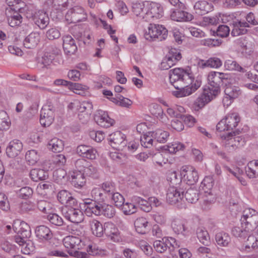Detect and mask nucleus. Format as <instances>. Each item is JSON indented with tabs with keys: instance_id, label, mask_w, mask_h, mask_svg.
<instances>
[{
	"instance_id": "nucleus-5",
	"label": "nucleus",
	"mask_w": 258,
	"mask_h": 258,
	"mask_svg": "<svg viewBox=\"0 0 258 258\" xmlns=\"http://www.w3.org/2000/svg\"><path fill=\"white\" fill-rule=\"evenodd\" d=\"M76 206H68L62 210V212L66 219L78 224L83 221L84 215L81 210L75 207Z\"/></svg>"
},
{
	"instance_id": "nucleus-16",
	"label": "nucleus",
	"mask_w": 258,
	"mask_h": 258,
	"mask_svg": "<svg viewBox=\"0 0 258 258\" xmlns=\"http://www.w3.org/2000/svg\"><path fill=\"white\" fill-rule=\"evenodd\" d=\"M230 76L228 74L218 72H211L208 76V80L215 82L222 85H226L229 83Z\"/></svg>"
},
{
	"instance_id": "nucleus-18",
	"label": "nucleus",
	"mask_w": 258,
	"mask_h": 258,
	"mask_svg": "<svg viewBox=\"0 0 258 258\" xmlns=\"http://www.w3.org/2000/svg\"><path fill=\"white\" fill-rule=\"evenodd\" d=\"M206 90H204V92L201 94L195 101L193 107L196 110L203 108L205 105L210 102L211 100L215 98L211 94L208 92H206Z\"/></svg>"
},
{
	"instance_id": "nucleus-58",
	"label": "nucleus",
	"mask_w": 258,
	"mask_h": 258,
	"mask_svg": "<svg viewBox=\"0 0 258 258\" xmlns=\"http://www.w3.org/2000/svg\"><path fill=\"white\" fill-rule=\"evenodd\" d=\"M9 12H7L8 21L10 26L14 27L15 26H19L21 24L23 18L21 15H9Z\"/></svg>"
},
{
	"instance_id": "nucleus-21",
	"label": "nucleus",
	"mask_w": 258,
	"mask_h": 258,
	"mask_svg": "<svg viewBox=\"0 0 258 258\" xmlns=\"http://www.w3.org/2000/svg\"><path fill=\"white\" fill-rule=\"evenodd\" d=\"M225 96L223 99V103L226 104V101L229 99L233 100L238 98L242 93V91L238 87L229 85L226 87L224 90Z\"/></svg>"
},
{
	"instance_id": "nucleus-63",
	"label": "nucleus",
	"mask_w": 258,
	"mask_h": 258,
	"mask_svg": "<svg viewBox=\"0 0 258 258\" xmlns=\"http://www.w3.org/2000/svg\"><path fill=\"white\" fill-rule=\"evenodd\" d=\"M149 133L144 134L143 137H141L140 139L142 146L147 148H150L152 146L153 142L152 138H154L151 136V134H149Z\"/></svg>"
},
{
	"instance_id": "nucleus-35",
	"label": "nucleus",
	"mask_w": 258,
	"mask_h": 258,
	"mask_svg": "<svg viewBox=\"0 0 258 258\" xmlns=\"http://www.w3.org/2000/svg\"><path fill=\"white\" fill-rule=\"evenodd\" d=\"M245 173L250 178L258 175V161H250L245 167Z\"/></svg>"
},
{
	"instance_id": "nucleus-33",
	"label": "nucleus",
	"mask_w": 258,
	"mask_h": 258,
	"mask_svg": "<svg viewBox=\"0 0 258 258\" xmlns=\"http://www.w3.org/2000/svg\"><path fill=\"white\" fill-rule=\"evenodd\" d=\"M221 60L218 57H211L206 61L201 60L199 66L202 68L206 67L218 68L222 66Z\"/></svg>"
},
{
	"instance_id": "nucleus-47",
	"label": "nucleus",
	"mask_w": 258,
	"mask_h": 258,
	"mask_svg": "<svg viewBox=\"0 0 258 258\" xmlns=\"http://www.w3.org/2000/svg\"><path fill=\"white\" fill-rule=\"evenodd\" d=\"M223 85L208 81V92L211 94L213 97L217 96L221 92V87Z\"/></svg>"
},
{
	"instance_id": "nucleus-30",
	"label": "nucleus",
	"mask_w": 258,
	"mask_h": 258,
	"mask_svg": "<svg viewBox=\"0 0 258 258\" xmlns=\"http://www.w3.org/2000/svg\"><path fill=\"white\" fill-rule=\"evenodd\" d=\"M149 222L144 217L137 218L134 222V225L136 231L140 234H145L149 230Z\"/></svg>"
},
{
	"instance_id": "nucleus-12",
	"label": "nucleus",
	"mask_w": 258,
	"mask_h": 258,
	"mask_svg": "<svg viewBox=\"0 0 258 258\" xmlns=\"http://www.w3.org/2000/svg\"><path fill=\"white\" fill-rule=\"evenodd\" d=\"M85 208V214L87 216H91L92 214L96 216H100V206L101 204L95 200H88L84 203Z\"/></svg>"
},
{
	"instance_id": "nucleus-26",
	"label": "nucleus",
	"mask_w": 258,
	"mask_h": 258,
	"mask_svg": "<svg viewBox=\"0 0 258 258\" xmlns=\"http://www.w3.org/2000/svg\"><path fill=\"white\" fill-rule=\"evenodd\" d=\"M40 40V34L38 32H32L24 39V46L29 49H33L36 47Z\"/></svg>"
},
{
	"instance_id": "nucleus-24",
	"label": "nucleus",
	"mask_w": 258,
	"mask_h": 258,
	"mask_svg": "<svg viewBox=\"0 0 258 258\" xmlns=\"http://www.w3.org/2000/svg\"><path fill=\"white\" fill-rule=\"evenodd\" d=\"M36 237L42 241H48L52 238L53 234L49 228L44 226H38L35 230Z\"/></svg>"
},
{
	"instance_id": "nucleus-53",
	"label": "nucleus",
	"mask_w": 258,
	"mask_h": 258,
	"mask_svg": "<svg viewBox=\"0 0 258 258\" xmlns=\"http://www.w3.org/2000/svg\"><path fill=\"white\" fill-rule=\"evenodd\" d=\"M84 175L91 177L94 179H98L100 174L98 170L95 166L89 164V165L86 168L84 172H83Z\"/></svg>"
},
{
	"instance_id": "nucleus-64",
	"label": "nucleus",
	"mask_w": 258,
	"mask_h": 258,
	"mask_svg": "<svg viewBox=\"0 0 258 258\" xmlns=\"http://www.w3.org/2000/svg\"><path fill=\"white\" fill-rule=\"evenodd\" d=\"M230 32L229 27L225 25H221L217 29L216 33L218 36L224 38L227 37Z\"/></svg>"
},
{
	"instance_id": "nucleus-36",
	"label": "nucleus",
	"mask_w": 258,
	"mask_h": 258,
	"mask_svg": "<svg viewBox=\"0 0 258 258\" xmlns=\"http://www.w3.org/2000/svg\"><path fill=\"white\" fill-rule=\"evenodd\" d=\"M64 145L62 140L53 138L49 141L47 148L53 152H60L63 149Z\"/></svg>"
},
{
	"instance_id": "nucleus-15",
	"label": "nucleus",
	"mask_w": 258,
	"mask_h": 258,
	"mask_svg": "<svg viewBox=\"0 0 258 258\" xmlns=\"http://www.w3.org/2000/svg\"><path fill=\"white\" fill-rule=\"evenodd\" d=\"M57 197L59 202L61 204L65 205L66 207L77 205V200L66 190L59 191L57 194Z\"/></svg>"
},
{
	"instance_id": "nucleus-61",
	"label": "nucleus",
	"mask_w": 258,
	"mask_h": 258,
	"mask_svg": "<svg viewBox=\"0 0 258 258\" xmlns=\"http://www.w3.org/2000/svg\"><path fill=\"white\" fill-rule=\"evenodd\" d=\"M104 233L108 237L113 238L112 235H116L117 229L111 223H105L104 225Z\"/></svg>"
},
{
	"instance_id": "nucleus-20",
	"label": "nucleus",
	"mask_w": 258,
	"mask_h": 258,
	"mask_svg": "<svg viewBox=\"0 0 258 258\" xmlns=\"http://www.w3.org/2000/svg\"><path fill=\"white\" fill-rule=\"evenodd\" d=\"M63 48L67 55L74 54L77 51L75 40L70 35L66 36L63 39Z\"/></svg>"
},
{
	"instance_id": "nucleus-10",
	"label": "nucleus",
	"mask_w": 258,
	"mask_h": 258,
	"mask_svg": "<svg viewBox=\"0 0 258 258\" xmlns=\"http://www.w3.org/2000/svg\"><path fill=\"white\" fill-rule=\"evenodd\" d=\"M184 8H172L171 10L170 18L171 20L177 21H190L194 19V16L184 11Z\"/></svg>"
},
{
	"instance_id": "nucleus-46",
	"label": "nucleus",
	"mask_w": 258,
	"mask_h": 258,
	"mask_svg": "<svg viewBox=\"0 0 258 258\" xmlns=\"http://www.w3.org/2000/svg\"><path fill=\"white\" fill-rule=\"evenodd\" d=\"M214 181L210 176L206 177L202 181L200 186V190H203L205 193L210 194V191L213 188Z\"/></svg>"
},
{
	"instance_id": "nucleus-59",
	"label": "nucleus",
	"mask_w": 258,
	"mask_h": 258,
	"mask_svg": "<svg viewBox=\"0 0 258 258\" xmlns=\"http://www.w3.org/2000/svg\"><path fill=\"white\" fill-rule=\"evenodd\" d=\"M102 189L105 193L111 196L115 191V185L112 181H105L101 185Z\"/></svg>"
},
{
	"instance_id": "nucleus-51",
	"label": "nucleus",
	"mask_w": 258,
	"mask_h": 258,
	"mask_svg": "<svg viewBox=\"0 0 258 258\" xmlns=\"http://www.w3.org/2000/svg\"><path fill=\"white\" fill-rule=\"evenodd\" d=\"M5 2L9 7V8L6 9V13H10L11 10H22V7L21 6L22 2L21 0H5Z\"/></svg>"
},
{
	"instance_id": "nucleus-56",
	"label": "nucleus",
	"mask_w": 258,
	"mask_h": 258,
	"mask_svg": "<svg viewBox=\"0 0 258 258\" xmlns=\"http://www.w3.org/2000/svg\"><path fill=\"white\" fill-rule=\"evenodd\" d=\"M33 193L32 188L29 186L23 187L17 191L18 196L23 199L30 198L32 196Z\"/></svg>"
},
{
	"instance_id": "nucleus-19",
	"label": "nucleus",
	"mask_w": 258,
	"mask_h": 258,
	"mask_svg": "<svg viewBox=\"0 0 258 258\" xmlns=\"http://www.w3.org/2000/svg\"><path fill=\"white\" fill-rule=\"evenodd\" d=\"M35 24L41 29H45L49 23V18L46 12L38 11L34 16Z\"/></svg>"
},
{
	"instance_id": "nucleus-4",
	"label": "nucleus",
	"mask_w": 258,
	"mask_h": 258,
	"mask_svg": "<svg viewBox=\"0 0 258 258\" xmlns=\"http://www.w3.org/2000/svg\"><path fill=\"white\" fill-rule=\"evenodd\" d=\"M167 34V30L162 25L150 24L148 28V33L146 32L145 34V37L147 40L158 39L162 41L166 39Z\"/></svg>"
},
{
	"instance_id": "nucleus-11",
	"label": "nucleus",
	"mask_w": 258,
	"mask_h": 258,
	"mask_svg": "<svg viewBox=\"0 0 258 258\" xmlns=\"http://www.w3.org/2000/svg\"><path fill=\"white\" fill-rule=\"evenodd\" d=\"M94 120L100 126L109 127L115 122L114 119L110 118L108 113L102 110H98L94 116Z\"/></svg>"
},
{
	"instance_id": "nucleus-45",
	"label": "nucleus",
	"mask_w": 258,
	"mask_h": 258,
	"mask_svg": "<svg viewBox=\"0 0 258 258\" xmlns=\"http://www.w3.org/2000/svg\"><path fill=\"white\" fill-rule=\"evenodd\" d=\"M151 136L154 137L158 142L164 143L167 141L168 137L169 136V133L168 132L158 130L155 132L149 133Z\"/></svg>"
},
{
	"instance_id": "nucleus-39",
	"label": "nucleus",
	"mask_w": 258,
	"mask_h": 258,
	"mask_svg": "<svg viewBox=\"0 0 258 258\" xmlns=\"http://www.w3.org/2000/svg\"><path fill=\"white\" fill-rule=\"evenodd\" d=\"M13 229L17 232L18 234L22 235L23 238H29L31 235V230L29 225L25 222H21L19 225V228H17L13 226Z\"/></svg>"
},
{
	"instance_id": "nucleus-37",
	"label": "nucleus",
	"mask_w": 258,
	"mask_h": 258,
	"mask_svg": "<svg viewBox=\"0 0 258 258\" xmlns=\"http://www.w3.org/2000/svg\"><path fill=\"white\" fill-rule=\"evenodd\" d=\"M90 226L93 235L101 237L104 234V226L98 221L94 220L91 222Z\"/></svg>"
},
{
	"instance_id": "nucleus-14",
	"label": "nucleus",
	"mask_w": 258,
	"mask_h": 258,
	"mask_svg": "<svg viewBox=\"0 0 258 258\" xmlns=\"http://www.w3.org/2000/svg\"><path fill=\"white\" fill-rule=\"evenodd\" d=\"M194 9L197 15L202 16L212 12L214 6L206 1H200L195 3Z\"/></svg>"
},
{
	"instance_id": "nucleus-50",
	"label": "nucleus",
	"mask_w": 258,
	"mask_h": 258,
	"mask_svg": "<svg viewBox=\"0 0 258 258\" xmlns=\"http://www.w3.org/2000/svg\"><path fill=\"white\" fill-rule=\"evenodd\" d=\"M185 146L183 144L178 142H174L163 147L164 150L172 154L175 153L178 151L183 150Z\"/></svg>"
},
{
	"instance_id": "nucleus-22",
	"label": "nucleus",
	"mask_w": 258,
	"mask_h": 258,
	"mask_svg": "<svg viewBox=\"0 0 258 258\" xmlns=\"http://www.w3.org/2000/svg\"><path fill=\"white\" fill-rule=\"evenodd\" d=\"M146 14L151 17L159 18L162 16L163 9L161 5L157 3H148L147 10Z\"/></svg>"
},
{
	"instance_id": "nucleus-55",
	"label": "nucleus",
	"mask_w": 258,
	"mask_h": 258,
	"mask_svg": "<svg viewBox=\"0 0 258 258\" xmlns=\"http://www.w3.org/2000/svg\"><path fill=\"white\" fill-rule=\"evenodd\" d=\"M25 159L30 165H34L39 160V155L35 150H31L26 152Z\"/></svg>"
},
{
	"instance_id": "nucleus-7",
	"label": "nucleus",
	"mask_w": 258,
	"mask_h": 258,
	"mask_svg": "<svg viewBox=\"0 0 258 258\" xmlns=\"http://www.w3.org/2000/svg\"><path fill=\"white\" fill-rule=\"evenodd\" d=\"M186 187L183 186H172L169 187L166 194V200L171 205L175 204L181 200L184 197V193Z\"/></svg>"
},
{
	"instance_id": "nucleus-38",
	"label": "nucleus",
	"mask_w": 258,
	"mask_h": 258,
	"mask_svg": "<svg viewBox=\"0 0 258 258\" xmlns=\"http://www.w3.org/2000/svg\"><path fill=\"white\" fill-rule=\"evenodd\" d=\"M36 207V204L34 202L31 201H26L20 204L19 211L21 214H29L34 211Z\"/></svg>"
},
{
	"instance_id": "nucleus-17",
	"label": "nucleus",
	"mask_w": 258,
	"mask_h": 258,
	"mask_svg": "<svg viewBox=\"0 0 258 258\" xmlns=\"http://www.w3.org/2000/svg\"><path fill=\"white\" fill-rule=\"evenodd\" d=\"M22 149L23 144L19 140H13L7 148L6 153L9 157L14 158L20 153Z\"/></svg>"
},
{
	"instance_id": "nucleus-40",
	"label": "nucleus",
	"mask_w": 258,
	"mask_h": 258,
	"mask_svg": "<svg viewBox=\"0 0 258 258\" xmlns=\"http://www.w3.org/2000/svg\"><path fill=\"white\" fill-rule=\"evenodd\" d=\"M132 201L138 204L141 209L144 212H149L152 210V206L150 205L149 200L146 201L140 197L134 196L132 198Z\"/></svg>"
},
{
	"instance_id": "nucleus-31",
	"label": "nucleus",
	"mask_w": 258,
	"mask_h": 258,
	"mask_svg": "<svg viewBox=\"0 0 258 258\" xmlns=\"http://www.w3.org/2000/svg\"><path fill=\"white\" fill-rule=\"evenodd\" d=\"M242 129L240 130V129L238 128L233 132L222 135L221 138L224 140H232L231 137H234L233 138V140L234 142H236L238 143L237 145H243L245 143L244 139L242 138L241 136H236L242 133Z\"/></svg>"
},
{
	"instance_id": "nucleus-29",
	"label": "nucleus",
	"mask_w": 258,
	"mask_h": 258,
	"mask_svg": "<svg viewBox=\"0 0 258 258\" xmlns=\"http://www.w3.org/2000/svg\"><path fill=\"white\" fill-rule=\"evenodd\" d=\"M171 227L173 231L177 234H182L185 236L188 233L187 227L184 221L176 219L174 220L171 223Z\"/></svg>"
},
{
	"instance_id": "nucleus-44",
	"label": "nucleus",
	"mask_w": 258,
	"mask_h": 258,
	"mask_svg": "<svg viewBox=\"0 0 258 258\" xmlns=\"http://www.w3.org/2000/svg\"><path fill=\"white\" fill-rule=\"evenodd\" d=\"M37 189L41 194L47 195L53 191V184L48 181L41 182L38 184Z\"/></svg>"
},
{
	"instance_id": "nucleus-25",
	"label": "nucleus",
	"mask_w": 258,
	"mask_h": 258,
	"mask_svg": "<svg viewBox=\"0 0 258 258\" xmlns=\"http://www.w3.org/2000/svg\"><path fill=\"white\" fill-rule=\"evenodd\" d=\"M86 179L83 172H74L71 174V184L75 188L81 189L85 185Z\"/></svg>"
},
{
	"instance_id": "nucleus-1",
	"label": "nucleus",
	"mask_w": 258,
	"mask_h": 258,
	"mask_svg": "<svg viewBox=\"0 0 258 258\" xmlns=\"http://www.w3.org/2000/svg\"><path fill=\"white\" fill-rule=\"evenodd\" d=\"M241 226H235L232 229L233 236L245 239L258 226V213L253 209H245L240 219Z\"/></svg>"
},
{
	"instance_id": "nucleus-49",
	"label": "nucleus",
	"mask_w": 258,
	"mask_h": 258,
	"mask_svg": "<svg viewBox=\"0 0 258 258\" xmlns=\"http://www.w3.org/2000/svg\"><path fill=\"white\" fill-rule=\"evenodd\" d=\"M224 67L226 70L230 71H237L244 73L245 70L241 67L236 61L228 59L225 61Z\"/></svg>"
},
{
	"instance_id": "nucleus-6",
	"label": "nucleus",
	"mask_w": 258,
	"mask_h": 258,
	"mask_svg": "<svg viewBox=\"0 0 258 258\" xmlns=\"http://www.w3.org/2000/svg\"><path fill=\"white\" fill-rule=\"evenodd\" d=\"M108 140L110 146L117 150H122L127 145L126 136L120 131H116L110 134Z\"/></svg>"
},
{
	"instance_id": "nucleus-28",
	"label": "nucleus",
	"mask_w": 258,
	"mask_h": 258,
	"mask_svg": "<svg viewBox=\"0 0 258 258\" xmlns=\"http://www.w3.org/2000/svg\"><path fill=\"white\" fill-rule=\"evenodd\" d=\"M188 84H174L177 90L172 92V94L177 98L183 97L191 94V89H188Z\"/></svg>"
},
{
	"instance_id": "nucleus-23",
	"label": "nucleus",
	"mask_w": 258,
	"mask_h": 258,
	"mask_svg": "<svg viewBox=\"0 0 258 258\" xmlns=\"http://www.w3.org/2000/svg\"><path fill=\"white\" fill-rule=\"evenodd\" d=\"M82 240L78 236H68L63 240V243L64 246L67 248H70V250L79 249L81 248Z\"/></svg>"
},
{
	"instance_id": "nucleus-57",
	"label": "nucleus",
	"mask_w": 258,
	"mask_h": 258,
	"mask_svg": "<svg viewBox=\"0 0 258 258\" xmlns=\"http://www.w3.org/2000/svg\"><path fill=\"white\" fill-rule=\"evenodd\" d=\"M10 124L9 117L5 111H0V127L3 130L8 129Z\"/></svg>"
},
{
	"instance_id": "nucleus-42",
	"label": "nucleus",
	"mask_w": 258,
	"mask_h": 258,
	"mask_svg": "<svg viewBox=\"0 0 258 258\" xmlns=\"http://www.w3.org/2000/svg\"><path fill=\"white\" fill-rule=\"evenodd\" d=\"M179 54L177 55V57H175L174 59L168 56H166L162 60L160 64V69L163 70H167L174 65L177 61L180 60Z\"/></svg>"
},
{
	"instance_id": "nucleus-27",
	"label": "nucleus",
	"mask_w": 258,
	"mask_h": 258,
	"mask_svg": "<svg viewBox=\"0 0 258 258\" xmlns=\"http://www.w3.org/2000/svg\"><path fill=\"white\" fill-rule=\"evenodd\" d=\"M29 176L33 181L37 182L39 180L47 179L49 174L47 170L40 168H34L30 170Z\"/></svg>"
},
{
	"instance_id": "nucleus-41",
	"label": "nucleus",
	"mask_w": 258,
	"mask_h": 258,
	"mask_svg": "<svg viewBox=\"0 0 258 258\" xmlns=\"http://www.w3.org/2000/svg\"><path fill=\"white\" fill-rule=\"evenodd\" d=\"M197 234L200 241L206 246L210 243V237L207 230L202 227H199L197 230Z\"/></svg>"
},
{
	"instance_id": "nucleus-60",
	"label": "nucleus",
	"mask_w": 258,
	"mask_h": 258,
	"mask_svg": "<svg viewBox=\"0 0 258 258\" xmlns=\"http://www.w3.org/2000/svg\"><path fill=\"white\" fill-rule=\"evenodd\" d=\"M47 219L51 224L56 226H60L63 224L62 218L55 213L49 214L47 215Z\"/></svg>"
},
{
	"instance_id": "nucleus-3",
	"label": "nucleus",
	"mask_w": 258,
	"mask_h": 258,
	"mask_svg": "<svg viewBox=\"0 0 258 258\" xmlns=\"http://www.w3.org/2000/svg\"><path fill=\"white\" fill-rule=\"evenodd\" d=\"M55 107L51 102H47L41 109L40 115V123L43 126H49L53 122Z\"/></svg>"
},
{
	"instance_id": "nucleus-52",
	"label": "nucleus",
	"mask_w": 258,
	"mask_h": 258,
	"mask_svg": "<svg viewBox=\"0 0 258 258\" xmlns=\"http://www.w3.org/2000/svg\"><path fill=\"white\" fill-rule=\"evenodd\" d=\"M68 88L70 90H72L76 94L83 95L84 93L83 91L87 90L88 87L86 86L82 85L81 84L70 82Z\"/></svg>"
},
{
	"instance_id": "nucleus-62",
	"label": "nucleus",
	"mask_w": 258,
	"mask_h": 258,
	"mask_svg": "<svg viewBox=\"0 0 258 258\" xmlns=\"http://www.w3.org/2000/svg\"><path fill=\"white\" fill-rule=\"evenodd\" d=\"M164 238L167 249H168L171 254L173 255L172 252L174 250L175 248H178L179 247L176 242L175 239L172 237H164Z\"/></svg>"
},
{
	"instance_id": "nucleus-13",
	"label": "nucleus",
	"mask_w": 258,
	"mask_h": 258,
	"mask_svg": "<svg viewBox=\"0 0 258 258\" xmlns=\"http://www.w3.org/2000/svg\"><path fill=\"white\" fill-rule=\"evenodd\" d=\"M77 153L83 158L93 160L96 158L97 151L92 147L81 145L77 148Z\"/></svg>"
},
{
	"instance_id": "nucleus-9",
	"label": "nucleus",
	"mask_w": 258,
	"mask_h": 258,
	"mask_svg": "<svg viewBox=\"0 0 258 258\" xmlns=\"http://www.w3.org/2000/svg\"><path fill=\"white\" fill-rule=\"evenodd\" d=\"M180 175L188 185L195 184L199 179L198 173L192 166H182L180 170Z\"/></svg>"
},
{
	"instance_id": "nucleus-48",
	"label": "nucleus",
	"mask_w": 258,
	"mask_h": 258,
	"mask_svg": "<svg viewBox=\"0 0 258 258\" xmlns=\"http://www.w3.org/2000/svg\"><path fill=\"white\" fill-rule=\"evenodd\" d=\"M215 239L217 244L223 246H226L231 241L228 234L226 233H219L216 235Z\"/></svg>"
},
{
	"instance_id": "nucleus-8",
	"label": "nucleus",
	"mask_w": 258,
	"mask_h": 258,
	"mask_svg": "<svg viewBox=\"0 0 258 258\" xmlns=\"http://www.w3.org/2000/svg\"><path fill=\"white\" fill-rule=\"evenodd\" d=\"M67 21L71 23H76L84 21L86 19V14L83 8L79 6H75L70 9L66 15Z\"/></svg>"
},
{
	"instance_id": "nucleus-34",
	"label": "nucleus",
	"mask_w": 258,
	"mask_h": 258,
	"mask_svg": "<svg viewBox=\"0 0 258 258\" xmlns=\"http://www.w3.org/2000/svg\"><path fill=\"white\" fill-rule=\"evenodd\" d=\"M228 130H233L240 121V117L235 113L228 114L225 117Z\"/></svg>"
},
{
	"instance_id": "nucleus-2",
	"label": "nucleus",
	"mask_w": 258,
	"mask_h": 258,
	"mask_svg": "<svg viewBox=\"0 0 258 258\" xmlns=\"http://www.w3.org/2000/svg\"><path fill=\"white\" fill-rule=\"evenodd\" d=\"M169 80L174 84H189L191 81L190 74L181 68H175L170 70Z\"/></svg>"
},
{
	"instance_id": "nucleus-54",
	"label": "nucleus",
	"mask_w": 258,
	"mask_h": 258,
	"mask_svg": "<svg viewBox=\"0 0 258 258\" xmlns=\"http://www.w3.org/2000/svg\"><path fill=\"white\" fill-rule=\"evenodd\" d=\"M77 110L79 112L92 113L93 105L90 101H83L79 105H77Z\"/></svg>"
},
{
	"instance_id": "nucleus-43",
	"label": "nucleus",
	"mask_w": 258,
	"mask_h": 258,
	"mask_svg": "<svg viewBox=\"0 0 258 258\" xmlns=\"http://www.w3.org/2000/svg\"><path fill=\"white\" fill-rule=\"evenodd\" d=\"M115 211L113 206L105 204H101L100 215H103L107 218H111L115 215Z\"/></svg>"
},
{
	"instance_id": "nucleus-32",
	"label": "nucleus",
	"mask_w": 258,
	"mask_h": 258,
	"mask_svg": "<svg viewBox=\"0 0 258 258\" xmlns=\"http://www.w3.org/2000/svg\"><path fill=\"white\" fill-rule=\"evenodd\" d=\"M200 192L198 189L195 188L189 187L185 192L184 196L186 200L190 203H195L199 199Z\"/></svg>"
}]
</instances>
